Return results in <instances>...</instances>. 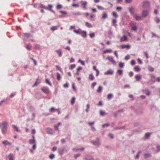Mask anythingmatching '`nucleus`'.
Listing matches in <instances>:
<instances>
[{
	"label": "nucleus",
	"mask_w": 160,
	"mask_h": 160,
	"mask_svg": "<svg viewBox=\"0 0 160 160\" xmlns=\"http://www.w3.org/2000/svg\"><path fill=\"white\" fill-rule=\"evenodd\" d=\"M58 152L61 155H62L63 154V149L59 148L58 149Z\"/></svg>",
	"instance_id": "29"
},
{
	"label": "nucleus",
	"mask_w": 160,
	"mask_h": 160,
	"mask_svg": "<svg viewBox=\"0 0 160 160\" xmlns=\"http://www.w3.org/2000/svg\"><path fill=\"white\" fill-rule=\"evenodd\" d=\"M85 160H93V158L92 156L90 155H86L85 157Z\"/></svg>",
	"instance_id": "16"
},
{
	"label": "nucleus",
	"mask_w": 160,
	"mask_h": 160,
	"mask_svg": "<svg viewBox=\"0 0 160 160\" xmlns=\"http://www.w3.org/2000/svg\"><path fill=\"white\" fill-rule=\"evenodd\" d=\"M61 78V77L60 74L58 72L57 73V79L58 80H60Z\"/></svg>",
	"instance_id": "61"
},
{
	"label": "nucleus",
	"mask_w": 160,
	"mask_h": 160,
	"mask_svg": "<svg viewBox=\"0 0 160 160\" xmlns=\"http://www.w3.org/2000/svg\"><path fill=\"white\" fill-rule=\"evenodd\" d=\"M121 47L122 49L127 48V49H129L130 48V46L129 45H122L121 46Z\"/></svg>",
	"instance_id": "19"
},
{
	"label": "nucleus",
	"mask_w": 160,
	"mask_h": 160,
	"mask_svg": "<svg viewBox=\"0 0 160 160\" xmlns=\"http://www.w3.org/2000/svg\"><path fill=\"white\" fill-rule=\"evenodd\" d=\"M108 17L107 14L106 12H104L102 14V19H105L107 18Z\"/></svg>",
	"instance_id": "20"
},
{
	"label": "nucleus",
	"mask_w": 160,
	"mask_h": 160,
	"mask_svg": "<svg viewBox=\"0 0 160 160\" xmlns=\"http://www.w3.org/2000/svg\"><path fill=\"white\" fill-rule=\"evenodd\" d=\"M100 115L102 116H103L106 114V113L104 111L102 110L100 111Z\"/></svg>",
	"instance_id": "58"
},
{
	"label": "nucleus",
	"mask_w": 160,
	"mask_h": 160,
	"mask_svg": "<svg viewBox=\"0 0 160 160\" xmlns=\"http://www.w3.org/2000/svg\"><path fill=\"white\" fill-rule=\"evenodd\" d=\"M149 14V11L147 10H143L142 12V16L143 18H146Z\"/></svg>",
	"instance_id": "6"
},
{
	"label": "nucleus",
	"mask_w": 160,
	"mask_h": 160,
	"mask_svg": "<svg viewBox=\"0 0 160 160\" xmlns=\"http://www.w3.org/2000/svg\"><path fill=\"white\" fill-rule=\"evenodd\" d=\"M72 14L74 16H80L81 15L80 12H72Z\"/></svg>",
	"instance_id": "27"
},
{
	"label": "nucleus",
	"mask_w": 160,
	"mask_h": 160,
	"mask_svg": "<svg viewBox=\"0 0 160 160\" xmlns=\"http://www.w3.org/2000/svg\"><path fill=\"white\" fill-rule=\"evenodd\" d=\"M8 157L9 158V160H13L14 157L12 153H10L8 156Z\"/></svg>",
	"instance_id": "21"
},
{
	"label": "nucleus",
	"mask_w": 160,
	"mask_h": 160,
	"mask_svg": "<svg viewBox=\"0 0 160 160\" xmlns=\"http://www.w3.org/2000/svg\"><path fill=\"white\" fill-rule=\"evenodd\" d=\"M75 98L74 97H73V98H72L71 101V103L72 104H74L75 102Z\"/></svg>",
	"instance_id": "50"
},
{
	"label": "nucleus",
	"mask_w": 160,
	"mask_h": 160,
	"mask_svg": "<svg viewBox=\"0 0 160 160\" xmlns=\"http://www.w3.org/2000/svg\"><path fill=\"white\" fill-rule=\"evenodd\" d=\"M56 109L54 107H52L50 108L49 111L51 112H53L56 111Z\"/></svg>",
	"instance_id": "51"
},
{
	"label": "nucleus",
	"mask_w": 160,
	"mask_h": 160,
	"mask_svg": "<svg viewBox=\"0 0 160 160\" xmlns=\"http://www.w3.org/2000/svg\"><path fill=\"white\" fill-rule=\"evenodd\" d=\"M80 2L82 4V5L83 7V8L85 10H87L88 8L87 7V2L86 1H81Z\"/></svg>",
	"instance_id": "2"
},
{
	"label": "nucleus",
	"mask_w": 160,
	"mask_h": 160,
	"mask_svg": "<svg viewBox=\"0 0 160 160\" xmlns=\"http://www.w3.org/2000/svg\"><path fill=\"white\" fill-rule=\"evenodd\" d=\"M129 11L131 14L132 16L133 17L135 15H134L135 11L134 8L132 6L130 7L129 9Z\"/></svg>",
	"instance_id": "10"
},
{
	"label": "nucleus",
	"mask_w": 160,
	"mask_h": 160,
	"mask_svg": "<svg viewBox=\"0 0 160 160\" xmlns=\"http://www.w3.org/2000/svg\"><path fill=\"white\" fill-rule=\"evenodd\" d=\"M144 156L145 158H147L150 157L151 156V155L150 153H145Z\"/></svg>",
	"instance_id": "31"
},
{
	"label": "nucleus",
	"mask_w": 160,
	"mask_h": 160,
	"mask_svg": "<svg viewBox=\"0 0 160 160\" xmlns=\"http://www.w3.org/2000/svg\"><path fill=\"white\" fill-rule=\"evenodd\" d=\"M85 25L87 27L89 28H91L92 27V24L88 22H85Z\"/></svg>",
	"instance_id": "33"
},
{
	"label": "nucleus",
	"mask_w": 160,
	"mask_h": 160,
	"mask_svg": "<svg viewBox=\"0 0 160 160\" xmlns=\"http://www.w3.org/2000/svg\"><path fill=\"white\" fill-rule=\"evenodd\" d=\"M35 48L37 50H39L40 49V45L39 44H36L35 45Z\"/></svg>",
	"instance_id": "43"
},
{
	"label": "nucleus",
	"mask_w": 160,
	"mask_h": 160,
	"mask_svg": "<svg viewBox=\"0 0 160 160\" xmlns=\"http://www.w3.org/2000/svg\"><path fill=\"white\" fill-rule=\"evenodd\" d=\"M149 4V2L148 1H144L142 3V7L143 8L146 7V5Z\"/></svg>",
	"instance_id": "28"
},
{
	"label": "nucleus",
	"mask_w": 160,
	"mask_h": 160,
	"mask_svg": "<svg viewBox=\"0 0 160 160\" xmlns=\"http://www.w3.org/2000/svg\"><path fill=\"white\" fill-rule=\"evenodd\" d=\"M2 143L5 145H11L12 144V143L11 142H8L7 140H5L3 141L2 142Z\"/></svg>",
	"instance_id": "14"
},
{
	"label": "nucleus",
	"mask_w": 160,
	"mask_h": 160,
	"mask_svg": "<svg viewBox=\"0 0 160 160\" xmlns=\"http://www.w3.org/2000/svg\"><path fill=\"white\" fill-rule=\"evenodd\" d=\"M112 51V50L111 49H107L106 50H104L103 51V53H105L107 52H111Z\"/></svg>",
	"instance_id": "45"
},
{
	"label": "nucleus",
	"mask_w": 160,
	"mask_h": 160,
	"mask_svg": "<svg viewBox=\"0 0 160 160\" xmlns=\"http://www.w3.org/2000/svg\"><path fill=\"white\" fill-rule=\"evenodd\" d=\"M112 15L113 16L115 17V18H117L118 17V16L117 14V13L114 12H112Z\"/></svg>",
	"instance_id": "44"
},
{
	"label": "nucleus",
	"mask_w": 160,
	"mask_h": 160,
	"mask_svg": "<svg viewBox=\"0 0 160 160\" xmlns=\"http://www.w3.org/2000/svg\"><path fill=\"white\" fill-rule=\"evenodd\" d=\"M131 64L132 65H134L136 64V62L134 60H132L131 62Z\"/></svg>",
	"instance_id": "59"
},
{
	"label": "nucleus",
	"mask_w": 160,
	"mask_h": 160,
	"mask_svg": "<svg viewBox=\"0 0 160 160\" xmlns=\"http://www.w3.org/2000/svg\"><path fill=\"white\" fill-rule=\"evenodd\" d=\"M82 31V30H81V29L80 28H79L78 30L75 29L73 31L74 32L76 33L77 34H80Z\"/></svg>",
	"instance_id": "22"
},
{
	"label": "nucleus",
	"mask_w": 160,
	"mask_h": 160,
	"mask_svg": "<svg viewBox=\"0 0 160 160\" xmlns=\"http://www.w3.org/2000/svg\"><path fill=\"white\" fill-rule=\"evenodd\" d=\"M113 97V95L112 93H110L108 94L107 98L108 100L110 99Z\"/></svg>",
	"instance_id": "41"
},
{
	"label": "nucleus",
	"mask_w": 160,
	"mask_h": 160,
	"mask_svg": "<svg viewBox=\"0 0 160 160\" xmlns=\"http://www.w3.org/2000/svg\"><path fill=\"white\" fill-rule=\"evenodd\" d=\"M117 73L120 75H122L123 73V70H118L117 71Z\"/></svg>",
	"instance_id": "42"
},
{
	"label": "nucleus",
	"mask_w": 160,
	"mask_h": 160,
	"mask_svg": "<svg viewBox=\"0 0 160 160\" xmlns=\"http://www.w3.org/2000/svg\"><path fill=\"white\" fill-rule=\"evenodd\" d=\"M124 126H117L114 128V130H118L119 129H122L124 128Z\"/></svg>",
	"instance_id": "32"
},
{
	"label": "nucleus",
	"mask_w": 160,
	"mask_h": 160,
	"mask_svg": "<svg viewBox=\"0 0 160 160\" xmlns=\"http://www.w3.org/2000/svg\"><path fill=\"white\" fill-rule=\"evenodd\" d=\"M40 8H43L45 9L46 10H48V7L45 6L44 5H43L42 4L40 3Z\"/></svg>",
	"instance_id": "30"
},
{
	"label": "nucleus",
	"mask_w": 160,
	"mask_h": 160,
	"mask_svg": "<svg viewBox=\"0 0 160 160\" xmlns=\"http://www.w3.org/2000/svg\"><path fill=\"white\" fill-rule=\"evenodd\" d=\"M106 59L108 60L109 62H112L113 64H116V62L112 57L108 56L106 58Z\"/></svg>",
	"instance_id": "7"
},
{
	"label": "nucleus",
	"mask_w": 160,
	"mask_h": 160,
	"mask_svg": "<svg viewBox=\"0 0 160 160\" xmlns=\"http://www.w3.org/2000/svg\"><path fill=\"white\" fill-rule=\"evenodd\" d=\"M38 78H37V79L36 81L35 82V83L34 85H32V87H34L37 85H38V84H39L40 83V81L38 82Z\"/></svg>",
	"instance_id": "37"
},
{
	"label": "nucleus",
	"mask_w": 160,
	"mask_h": 160,
	"mask_svg": "<svg viewBox=\"0 0 160 160\" xmlns=\"http://www.w3.org/2000/svg\"><path fill=\"white\" fill-rule=\"evenodd\" d=\"M22 36H25L27 38H28L30 36V34L28 33H24L22 34Z\"/></svg>",
	"instance_id": "24"
},
{
	"label": "nucleus",
	"mask_w": 160,
	"mask_h": 160,
	"mask_svg": "<svg viewBox=\"0 0 160 160\" xmlns=\"http://www.w3.org/2000/svg\"><path fill=\"white\" fill-rule=\"evenodd\" d=\"M62 8V6L60 4H58L56 6V8L57 9H60Z\"/></svg>",
	"instance_id": "46"
},
{
	"label": "nucleus",
	"mask_w": 160,
	"mask_h": 160,
	"mask_svg": "<svg viewBox=\"0 0 160 160\" xmlns=\"http://www.w3.org/2000/svg\"><path fill=\"white\" fill-rule=\"evenodd\" d=\"M89 35L91 38H93L95 36V34L94 33L92 32L89 34Z\"/></svg>",
	"instance_id": "47"
},
{
	"label": "nucleus",
	"mask_w": 160,
	"mask_h": 160,
	"mask_svg": "<svg viewBox=\"0 0 160 160\" xmlns=\"http://www.w3.org/2000/svg\"><path fill=\"white\" fill-rule=\"evenodd\" d=\"M76 67V65L74 64H71L70 66V67L69 68L70 69L72 70L74 68Z\"/></svg>",
	"instance_id": "49"
},
{
	"label": "nucleus",
	"mask_w": 160,
	"mask_h": 160,
	"mask_svg": "<svg viewBox=\"0 0 160 160\" xmlns=\"http://www.w3.org/2000/svg\"><path fill=\"white\" fill-rule=\"evenodd\" d=\"M132 29L133 31H136L137 29L136 25H135L132 28Z\"/></svg>",
	"instance_id": "64"
},
{
	"label": "nucleus",
	"mask_w": 160,
	"mask_h": 160,
	"mask_svg": "<svg viewBox=\"0 0 160 160\" xmlns=\"http://www.w3.org/2000/svg\"><path fill=\"white\" fill-rule=\"evenodd\" d=\"M149 70L150 72H153L154 70V68L151 66H149L148 67Z\"/></svg>",
	"instance_id": "53"
},
{
	"label": "nucleus",
	"mask_w": 160,
	"mask_h": 160,
	"mask_svg": "<svg viewBox=\"0 0 160 160\" xmlns=\"http://www.w3.org/2000/svg\"><path fill=\"white\" fill-rule=\"evenodd\" d=\"M26 48L28 50H31V46L30 44H28L26 46Z\"/></svg>",
	"instance_id": "55"
},
{
	"label": "nucleus",
	"mask_w": 160,
	"mask_h": 160,
	"mask_svg": "<svg viewBox=\"0 0 160 160\" xmlns=\"http://www.w3.org/2000/svg\"><path fill=\"white\" fill-rule=\"evenodd\" d=\"M130 26L132 28L134 26L136 25V23L134 21H132L129 23Z\"/></svg>",
	"instance_id": "35"
},
{
	"label": "nucleus",
	"mask_w": 160,
	"mask_h": 160,
	"mask_svg": "<svg viewBox=\"0 0 160 160\" xmlns=\"http://www.w3.org/2000/svg\"><path fill=\"white\" fill-rule=\"evenodd\" d=\"M97 83L96 82H94L92 83L91 84V88H94L95 85H96Z\"/></svg>",
	"instance_id": "57"
},
{
	"label": "nucleus",
	"mask_w": 160,
	"mask_h": 160,
	"mask_svg": "<svg viewBox=\"0 0 160 160\" xmlns=\"http://www.w3.org/2000/svg\"><path fill=\"white\" fill-rule=\"evenodd\" d=\"M58 26H53L51 27V29L53 31L55 30L58 29Z\"/></svg>",
	"instance_id": "38"
},
{
	"label": "nucleus",
	"mask_w": 160,
	"mask_h": 160,
	"mask_svg": "<svg viewBox=\"0 0 160 160\" xmlns=\"http://www.w3.org/2000/svg\"><path fill=\"white\" fill-rule=\"evenodd\" d=\"M137 21L140 20L143 17L142 16H138L137 14H136L133 17Z\"/></svg>",
	"instance_id": "12"
},
{
	"label": "nucleus",
	"mask_w": 160,
	"mask_h": 160,
	"mask_svg": "<svg viewBox=\"0 0 160 160\" xmlns=\"http://www.w3.org/2000/svg\"><path fill=\"white\" fill-rule=\"evenodd\" d=\"M42 96V94L39 92H37L35 94V97L36 98L40 99L41 98Z\"/></svg>",
	"instance_id": "17"
},
{
	"label": "nucleus",
	"mask_w": 160,
	"mask_h": 160,
	"mask_svg": "<svg viewBox=\"0 0 160 160\" xmlns=\"http://www.w3.org/2000/svg\"><path fill=\"white\" fill-rule=\"evenodd\" d=\"M47 133L51 135H54V132L53 130L50 128H47Z\"/></svg>",
	"instance_id": "4"
},
{
	"label": "nucleus",
	"mask_w": 160,
	"mask_h": 160,
	"mask_svg": "<svg viewBox=\"0 0 160 160\" xmlns=\"http://www.w3.org/2000/svg\"><path fill=\"white\" fill-rule=\"evenodd\" d=\"M41 90L46 94H49L50 92L49 88L47 86H43L41 88Z\"/></svg>",
	"instance_id": "1"
},
{
	"label": "nucleus",
	"mask_w": 160,
	"mask_h": 160,
	"mask_svg": "<svg viewBox=\"0 0 160 160\" xmlns=\"http://www.w3.org/2000/svg\"><path fill=\"white\" fill-rule=\"evenodd\" d=\"M102 87L101 86H99L98 87V89L97 90V92H102Z\"/></svg>",
	"instance_id": "25"
},
{
	"label": "nucleus",
	"mask_w": 160,
	"mask_h": 160,
	"mask_svg": "<svg viewBox=\"0 0 160 160\" xmlns=\"http://www.w3.org/2000/svg\"><path fill=\"white\" fill-rule=\"evenodd\" d=\"M54 158H55V155L53 154H51L49 156V158L50 159H54Z\"/></svg>",
	"instance_id": "52"
},
{
	"label": "nucleus",
	"mask_w": 160,
	"mask_h": 160,
	"mask_svg": "<svg viewBox=\"0 0 160 160\" xmlns=\"http://www.w3.org/2000/svg\"><path fill=\"white\" fill-rule=\"evenodd\" d=\"M80 35L83 38H86L87 37V32L86 31H85L82 30L81 32Z\"/></svg>",
	"instance_id": "8"
},
{
	"label": "nucleus",
	"mask_w": 160,
	"mask_h": 160,
	"mask_svg": "<svg viewBox=\"0 0 160 160\" xmlns=\"http://www.w3.org/2000/svg\"><path fill=\"white\" fill-rule=\"evenodd\" d=\"M45 82L47 83L50 86H52V83L50 82L49 79L48 78L46 79Z\"/></svg>",
	"instance_id": "34"
},
{
	"label": "nucleus",
	"mask_w": 160,
	"mask_h": 160,
	"mask_svg": "<svg viewBox=\"0 0 160 160\" xmlns=\"http://www.w3.org/2000/svg\"><path fill=\"white\" fill-rule=\"evenodd\" d=\"M119 66L120 68H123L124 66V63L122 62H120L119 64Z\"/></svg>",
	"instance_id": "54"
},
{
	"label": "nucleus",
	"mask_w": 160,
	"mask_h": 160,
	"mask_svg": "<svg viewBox=\"0 0 160 160\" xmlns=\"http://www.w3.org/2000/svg\"><path fill=\"white\" fill-rule=\"evenodd\" d=\"M48 10L51 11L52 12L55 14V12L52 9L53 7V5L52 4H48Z\"/></svg>",
	"instance_id": "11"
},
{
	"label": "nucleus",
	"mask_w": 160,
	"mask_h": 160,
	"mask_svg": "<svg viewBox=\"0 0 160 160\" xmlns=\"http://www.w3.org/2000/svg\"><path fill=\"white\" fill-rule=\"evenodd\" d=\"M32 139L29 140V143L31 144H32L35 143V137L34 136H32Z\"/></svg>",
	"instance_id": "15"
},
{
	"label": "nucleus",
	"mask_w": 160,
	"mask_h": 160,
	"mask_svg": "<svg viewBox=\"0 0 160 160\" xmlns=\"http://www.w3.org/2000/svg\"><path fill=\"white\" fill-rule=\"evenodd\" d=\"M7 128L2 129V132L3 134H4L6 133L7 131Z\"/></svg>",
	"instance_id": "39"
},
{
	"label": "nucleus",
	"mask_w": 160,
	"mask_h": 160,
	"mask_svg": "<svg viewBox=\"0 0 160 160\" xmlns=\"http://www.w3.org/2000/svg\"><path fill=\"white\" fill-rule=\"evenodd\" d=\"M91 142L92 143L93 145L95 146H99L100 145L99 140L98 138H97L96 140L91 141Z\"/></svg>",
	"instance_id": "3"
},
{
	"label": "nucleus",
	"mask_w": 160,
	"mask_h": 160,
	"mask_svg": "<svg viewBox=\"0 0 160 160\" xmlns=\"http://www.w3.org/2000/svg\"><path fill=\"white\" fill-rule=\"evenodd\" d=\"M116 9L118 11H120L122 9V8L121 7H117L116 8Z\"/></svg>",
	"instance_id": "56"
},
{
	"label": "nucleus",
	"mask_w": 160,
	"mask_h": 160,
	"mask_svg": "<svg viewBox=\"0 0 160 160\" xmlns=\"http://www.w3.org/2000/svg\"><path fill=\"white\" fill-rule=\"evenodd\" d=\"M136 80L139 81L141 78V76L140 74L137 75L135 76Z\"/></svg>",
	"instance_id": "23"
},
{
	"label": "nucleus",
	"mask_w": 160,
	"mask_h": 160,
	"mask_svg": "<svg viewBox=\"0 0 160 160\" xmlns=\"http://www.w3.org/2000/svg\"><path fill=\"white\" fill-rule=\"evenodd\" d=\"M130 58V56L129 55H127L125 57V59L126 60H128Z\"/></svg>",
	"instance_id": "62"
},
{
	"label": "nucleus",
	"mask_w": 160,
	"mask_h": 160,
	"mask_svg": "<svg viewBox=\"0 0 160 160\" xmlns=\"http://www.w3.org/2000/svg\"><path fill=\"white\" fill-rule=\"evenodd\" d=\"M13 127L16 130L17 132H18L19 131V130L18 129V128L15 125H13Z\"/></svg>",
	"instance_id": "63"
},
{
	"label": "nucleus",
	"mask_w": 160,
	"mask_h": 160,
	"mask_svg": "<svg viewBox=\"0 0 160 160\" xmlns=\"http://www.w3.org/2000/svg\"><path fill=\"white\" fill-rule=\"evenodd\" d=\"M97 7L98 9H101L102 10H106V9L105 8L101 6L98 5L97 6Z\"/></svg>",
	"instance_id": "48"
},
{
	"label": "nucleus",
	"mask_w": 160,
	"mask_h": 160,
	"mask_svg": "<svg viewBox=\"0 0 160 160\" xmlns=\"http://www.w3.org/2000/svg\"><path fill=\"white\" fill-rule=\"evenodd\" d=\"M128 40V38L126 36L124 35L123 37L121 38L120 39V42H125Z\"/></svg>",
	"instance_id": "13"
},
{
	"label": "nucleus",
	"mask_w": 160,
	"mask_h": 160,
	"mask_svg": "<svg viewBox=\"0 0 160 160\" xmlns=\"http://www.w3.org/2000/svg\"><path fill=\"white\" fill-rule=\"evenodd\" d=\"M89 79L91 80H93L94 79V77L92 74H91L89 76Z\"/></svg>",
	"instance_id": "40"
},
{
	"label": "nucleus",
	"mask_w": 160,
	"mask_h": 160,
	"mask_svg": "<svg viewBox=\"0 0 160 160\" xmlns=\"http://www.w3.org/2000/svg\"><path fill=\"white\" fill-rule=\"evenodd\" d=\"M112 25L114 26H116L117 24H116L117 21L115 19H113L112 21Z\"/></svg>",
	"instance_id": "36"
},
{
	"label": "nucleus",
	"mask_w": 160,
	"mask_h": 160,
	"mask_svg": "<svg viewBox=\"0 0 160 160\" xmlns=\"http://www.w3.org/2000/svg\"><path fill=\"white\" fill-rule=\"evenodd\" d=\"M55 52L57 53L59 57H61L62 56V52L61 49L56 50Z\"/></svg>",
	"instance_id": "9"
},
{
	"label": "nucleus",
	"mask_w": 160,
	"mask_h": 160,
	"mask_svg": "<svg viewBox=\"0 0 160 160\" xmlns=\"http://www.w3.org/2000/svg\"><path fill=\"white\" fill-rule=\"evenodd\" d=\"M150 133L148 132L146 133L145 134V136L146 138H148L150 137Z\"/></svg>",
	"instance_id": "60"
},
{
	"label": "nucleus",
	"mask_w": 160,
	"mask_h": 160,
	"mask_svg": "<svg viewBox=\"0 0 160 160\" xmlns=\"http://www.w3.org/2000/svg\"><path fill=\"white\" fill-rule=\"evenodd\" d=\"M114 71L113 70L110 69L107 71L104 72L105 75H112L113 74Z\"/></svg>",
	"instance_id": "5"
},
{
	"label": "nucleus",
	"mask_w": 160,
	"mask_h": 160,
	"mask_svg": "<svg viewBox=\"0 0 160 160\" xmlns=\"http://www.w3.org/2000/svg\"><path fill=\"white\" fill-rule=\"evenodd\" d=\"M8 123L6 122H2V128H7Z\"/></svg>",
	"instance_id": "18"
},
{
	"label": "nucleus",
	"mask_w": 160,
	"mask_h": 160,
	"mask_svg": "<svg viewBox=\"0 0 160 160\" xmlns=\"http://www.w3.org/2000/svg\"><path fill=\"white\" fill-rule=\"evenodd\" d=\"M134 70L136 72H138L140 70V68L139 66H136L134 68Z\"/></svg>",
	"instance_id": "26"
}]
</instances>
